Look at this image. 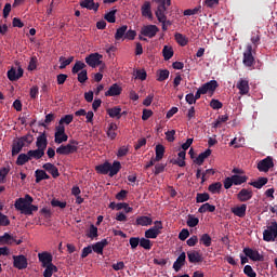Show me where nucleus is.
<instances>
[{"label":"nucleus","mask_w":277,"mask_h":277,"mask_svg":"<svg viewBox=\"0 0 277 277\" xmlns=\"http://www.w3.org/2000/svg\"><path fill=\"white\" fill-rule=\"evenodd\" d=\"M167 166H168L167 163L155 164V171H154L155 175L157 176V175L161 174L162 172H164Z\"/></svg>","instance_id":"obj_56"},{"label":"nucleus","mask_w":277,"mask_h":277,"mask_svg":"<svg viewBox=\"0 0 277 277\" xmlns=\"http://www.w3.org/2000/svg\"><path fill=\"white\" fill-rule=\"evenodd\" d=\"M220 84L217 83V80H210L209 82L203 83L200 89L207 94V92H211V94H213V92H215V90H217V87Z\"/></svg>","instance_id":"obj_17"},{"label":"nucleus","mask_w":277,"mask_h":277,"mask_svg":"<svg viewBox=\"0 0 277 277\" xmlns=\"http://www.w3.org/2000/svg\"><path fill=\"white\" fill-rule=\"evenodd\" d=\"M116 10L109 11L105 14L104 18L107 23H116Z\"/></svg>","instance_id":"obj_52"},{"label":"nucleus","mask_w":277,"mask_h":277,"mask_svg":"<svg viewBox=\"0 0 277 277\" xmlns=\"http://www.w3.org/2000/svg\"><path fill=\"white\" fill-rule=\"evenodd\" d=\"M29 263L27 262V256L21 255H13V267L15 269H27Z\"/></svg>","instance_id":"obj_7"},{"label":"nucleus","mask_w":277,"mask_h":277,"mask_svg":"<svg viewBox=\"0 0 277 277\" xmlns=\"http://www.w3.org/2000/svg\"><path fill=\"white\" fill-rule=\"evenodd\" d=\"M277 237V223L272 222L271 225L263 232L264 241H276Z\"/></svg>","instance_id":"obj_4"},{"label":"nucleus","mask_w":277,"mask_h":277,"mask_svg":"<svg viewBox=\"0 0 277 277\" xmlns=\"http://www.w3.org/2000/svg\"><path fill=\"white\" fill-rule=\"evenodd\" d=\"M157 75V81H166V79L170 77V71L168 69H160L158 70Z\"/></svg>","instance_id":"obj_48"},{"label":"nucleus","mask_w":277,"mask_h":277,"mask_svg":"<svg viewBox=\"0 0 277 277\" xmlns=\"http://www.w3.org/2000/svg\"><path fill=\"white\" fill-rule=\"evenodd\" d=\"M154 224L155 226L145 232L146 239H157V237L161 235V230H163V223H161V221H155Z\"/></svg>","instance_id":"obj_3"},{"label":"nucleus","mask_w":277,"mask_h":277,"mask_svg":"<svg viewBox=\"0 0 277 277\" xmlns=\"http://www.w3.org/2000/svg\"><path fill=\"white\" fill-rule=\"evenodd\" d=\"M212 241H213V239L211 238V236L209 234H203L199 238V243L201 246H205V248H210Z\"/></svg>","instance_id":"obj_36"},{"label":"nucleus","mask_w":277,"mask_h":277,"mask_svg":"<svg viewBox=\"0 0 277 277\" xmlns=\"http://www.w3.org/2000/svg\"><path fill=\"white\" fill-rule=\"evenodd\" d=\"M220 189H222V183L221 182H215L209 185L208 190L211 194H220Z\"/></svg>","instance_id":"obj_44"},{"label":"nucleus","mask_w":277,"mask_h":277,"mask_svg":"<svg viewBox=\"0 0 277 277\" xmlns=\"http://www.w3.org/2000/svg\"><path fill=\"white\" fill-rule=\"evenodd\" d=\"M4 245L6 246H12V243H14V241H16V237L10 235L9 233H4Z\"/></svg>","instance_id":"obj_55"},{"label":"nucleus","mask_w":277,"mask_h":277,"mask_svg":"<svg viewBox=\"0 0 277 277\" xmlns=\"http://www.w3.org/2000/svg\"><path fill=\"white\" fill-rule=\"evenodd\" d=\"M268 182L269 180L267 177H258V180L253 182H249V185H251L252 187H255V189H262L263 187H265V184Z\"/></svg>","instance_id":"obj_27"},{"label":"nucleus","mask_w":277,"mask_h":277,"mask_svg":"<svg viewBox=\"0 0 277 277\" xmlns=\"http://www.w3.org/2000/svg\"><path fill=\"white\" fill-rule=\"evenodd\" d=\"M187 259V255L185 254V252H182L176 261L173 263V269L175 272H181V267H183V265H185V261Z\"/></svg>","instance_id":"obj_23"},{"label":"nucleus","mask_w":277,"mask_h":277,"mask_svg":"<svg viewBox=\"0 0 277 277\" xmlns=\"http://www.w3.org/2000/svg\"><path fill=\"white\" fill-rule=\"evenodd\" d=\"M102 57L103 55L98 53H92L85 57V63L88 64V66H91V68H96V66H101Z\"/></svg>","instance_id":"obj_10"},{"label":"nucleus","mask_w":277,"mask_h":277,"mask_svg":"<svg viewBox=\"0 0 277 277\" xmlns=\"http://www.w3.org/2000/svg\"><path fill=\"white\" fill-rule=\"evenodd\" d=\"M36 146H37V149L42 150V153L47 150V146H49V140L47 138V133L43 132L37 137Z\"/></svg>","instance_id":"obj_13"},{"label":"nucleus","mask_w":277,"mask_h":277,"mask_svg":"<svg viewBox=\"0 0 277 277\" xmlns=\"http://www.w3.org/2000/svg\"><path fill=\"white\" fill-rule=\"evenodd\" d=\"M141 14L145 18H148V21H153V9L150 5V1H145L143 5L141 6Z\"/></svg>","instance_id":"obj_15"},{"label":"nucleus","mask_w":277,"mask_h":277,"mask_svg":"<svg viewBox=\"0 0 277 277\" xmlns=\"http://www.w3.org/2000/svg\"><path fill=\"white\" fill-rule=\"evenodd\" d=\"M158 31L159 27H157V25H146L141 28V36H145L146 38H155Z\"/></svg>","instance_id":"obj_8"},{"label":"nucleus","mask_w":277,"mask_h":277,"mask_svg":"<svg viewBox=\"0 0 277 277\" xmlns=\"http://www.w3.org/2000/svg\"><path fill=\"white\" fill-rule=\"evenodd\" d=\"M236 88L239 90L240 95H235L234 101L236 103H241V96H243V78H240L236 84Z\"/></svg>","instance_id":"obj_34"},{"label":"nucleus","mask_w":277,"mask_h":277,"mask_svg":"<svg viewBox=\"0 0 277 277\" xmlns=\"http://www.w3.org/2000/svg\"><path fill=\"white\" fill-rule=\"evenodd\" d=\"M274 168V158L272 156H267L258 162L259 172H269Z\"/></svg>","instance_id":"obj_5"},{"label":"nucleus","mask_w":277,"mask_h":277,"mask_svg":"<svg viewBox=\"0 0 277 277\" xmlns=\"http://www.w3.org/2000/svg\"><path fill=\"white\" fill-rule=\"evenodd\" d=\"M42 168L45 170V172H49L53 179H57V176H60V170L57 167H55V164L47 162L42 166Z\"/></svg>","instance_id":"obj_19"},{"label":"nucleus","mask_w":277,"mask_h":277,"mask_svg":"<svg viewBox=\"0 0 277 277\" xmlns=\"http://www.w3.org/2000/svg\"><path fill=\"white\" fill-rule=\"evenodd\" d=\"M189 263H202V255L198 251L187 252Z\"/></svg>","instance_id":"obj_25"},{"label":"nucleus","mask_w":277,"mask_h":277,"mask_svg":"<svg viewBox=\"0 0 277 277\" xmlns=\"http://www.w3.org/2000/svg\"><path fill=\"white\" fill-rule=\"evenodd\" d=\"M162 55L166 62H168V60H172V57H174V50L168 45H164L162 49Z\"/></svg>","instance_id":"obj_39"},{"label":"nucleus","mask_w":277,"mask_h":277,"mask_svg":"<svg viewBox=\"0 0 277 277\" xmlns=\"http://www.w3.org/2000/svg\"><path fill=\"white\" fill-rule=\"evenodd\" d=\"M210 107L212 109H222V107H224V104H222V102H220V100H211L210 102Z\"/></svg>","instance_id":"obj_60"},{"label":"nucleus","mask_w":277,"mask_h":277,"mask_svg":"<svg viewBox=\"0 0 277 277\" xmlns=\"http://www.w3.org/2000/svg\"><path fill=\"white\" fill-rule=\"evenodd\" d=\"M156 157L154 158L155 161H161L163 159V155H166V147L161 144L156 145Z\"/></svg>","instance_id":"obj_33"},{"label":"nucleus","mask_w":277,"mask_h":277,"mask_svg":"<svg viewBox=\"0 0 277 277\" xmlns=\"http://www.w3.org/2000/svg\"><path fill=\"white\" fill-rule=\"evenodd\" d=\"M109 246V240L102 239L101 241L95 242L91 248L95 254H103V250Z\"/></svg>","instance_id":"obj_18"},{"label":"nucleus","mask_w":277,"mask_h":277,"mask_svg":"<svg viewBox=\"0 0 277 277\" xmlns=\"http://www.w3.org/2000/svg\"><path fill=\"white\" fill-rule=\"evenodd\" d=\"M58 62L61 63L60 69L64 70V68H66V66H70V64H72V62H75V56H70L68 58L61 56L58 58Z\"/></svg>","instance_id":"obj_35"},{"label":"nucleus","mask_w":277,"mask_h":277,"mask_svg":"<svg viewBox=\"0 0 277 277\" xmlns=\"http://www.w3.org/2000/svg\"><path fill=\"white\" fill-rule=\"evenodd\" d=\"M129 243L131 246L132 250H135L137 246L141 243V238L140 237H131L129 240Z\"/></svg>","instance_id":"obj_58"},{"label":"nucleus","mask_w":277,"mask_h":277,"mask_svg":"<svg viewBox=\"0 0 277 277\" xmlns=\"http://www.w3.org/2000/svg\"><path fill=\"white\" fill-rule=\"evenodd\" d=\"M232 182L234 183V185H242L243 183V176L241 175H233L230 176Z\"/></svg>","instance_id":"obj_64"},{"label":"nucleus","mask_w":277,"mask_h":277,"mask_svg":"<svg viewBox=\"0 0 277 277\" xmlns=\"http://www.w3.org/2000/svg\"><path fill=\"white\" fill-rule=\"evenodd\" d=\"M122 169L120 161H114L113 164L109 162H104L95 167L97 174H109V176H116Z\"/></svg>","instance_id":"obj_1"},{"label":"nucleus","mask_w":277,"mask_h":277,"mask_svg":"<svg viewBox=\"0 0 277 277\" xmlns=\"http://www.w3.org/2000/svg\"><path fill=\"white\" fill-rule=\"evenodd\" d=\"M155 14L159 23H166V14H168V2H162L158 4Z\"/></svg>","instance_id":"obj_6"},{"label":"nucleus","mask_w":277,"mask_h":277,"mask_svg":"<svg viewBox=\"0 0 277 277\" xmlns=\"http://www.w3.org/2000/svg\"><path fill=\"white\" fill-rule=\"evenodd\" d=\"M35 177L36 183H41V181H49V179H51V176L47 174V171L40 169L35 171Z\"/></svg>","instance_id":"obj_28"},{"label":"nucleus","mask_w":277,"mask_h":277,"mask_svg":"<svg viewBox=\"0 0 277 277\" xmlns=\"http://www.w3.org/2000/svg\"><path fill=\"white\" fill-rule=\"evenodd\" d=\"M254 55H256V51L253 49L252 44H248L243 53V65L250 68V70L254 68Z\"/></svg>","instance_id":"obj_2"},{"label":"nucleus","mask_w":277,"mask_h":277,"mask_svg":"<svg viewBox=\"0 0 277 277\" xmlns=\"http://www.w3.org/2000/svg\"><path fill=\"white\" fill-rule=\"evenodd\" d=\"M18 140L22 144H24V146H25V144H27L29 146V144L34 143V134L28 133L24 136L18 137Z\"/></svg>","instance_id":"obj_46"},{"label":"nucleus","mask_w":277,"mask_h":277,"mask_svg":"<svg viewBox=\"0 0 277 277\" xmlns=\"http://www.w3.org/2000/svg\"><path fill=\"white\" fill-rule=\"evenodd\" d=\"M129 29V26L123 25L119 27L115 34V40H126L124 36H127V30Z\"/></svg>","instance_id":"obj_31"},{"label":"nucleus","mask_w":277,"mask_h":277,"mask_svg":"<svg viewBox=\"0 0 277 277\" xmlns=\"http://www.w3.org/2000/svg\"><path fill=\"white\" fill-rule=\"evenodd\" d=\"M66 201H60L57 199H52L51 200V206L52 207H58L60 209H66Z\"/></svg>","instance_id":"obj_63"},{"label":"nucleus","mask_w":277,"mask_h":277,"mask_svg":"<svg viewBox=\"0 0 277 277\" xmlns=\"http://www.w3.org/2000/svg\"><path fill=\"white\" fill-rule=\"evenodd\" d=\"M121 111L122 108L120 106L106 109V114L109 116V118H116V120H120L122 118Z\"/></svg>","instance_id":"obj_21"},{"label":"nucleus","mask_w":277,"mask_h":277,"mask_svg":"<svg viewBox=\"0 0 277 277\" xmlns=\"http://www.w3.org/2000/svg\"><path fill=\"white\" fill-rule=\"evenodd\" d=\"M28 161H30L28 154H19L15 163L16 166H25V163H28Z\"/></svg>","instance_id":"obj_42"},{"label":"nucleus","mask_w":277,"mask_h":277,"mask_svg":"<svg viewBox=\"0 0 277 277\" xmlns=\"http://www.w3.org/2000/svg\"><path fill=\"white\" fill-rule=\"evenodd\" d=\"M80 8H83L85 10H93V12H98V8H101V4L98 2H94V0H81Z\"/></svg>","instance_id":"obj_14"},{"label":"nucleus","mask_w":277,"mask_h":277,"mask_svg":"<svg viewBox=\"0 0 277 277\" xmlns=\"http://www.w3.org/2000/svg\"><path fill=\"white\" fill-rule=\"evenodd\" d=\"M8 174H10V169L9 168H2L0 169V184L5 183V179L8 176Z\"/></svg>","instance_id":"obj_53"},{"label":"nucleus","mask_w":277,"mask_h":277,"mask_svg":"<svg viewBox=\"0 0 277 277\" xmlns=\"http://www.w3.org/2000/svg\"><path fill=\"white\" fill-rule=\"evenodd\" d=\"M141 248H143L144 250H153V241H150L149 238H141V242H140Z\"/></svg>","instance_id":"obj_43"},{"label":"nucleus","mask_w":277,"mask_h":277,"mask_svg":"<svg viewBox=\"0 0 277 277\" xmlns=\"http://www.w3.org/2000/svg\"><path fill=\"white\" fill-rule=\"evenodd\" d=\"M215 211V206L210 205L209 202H206L200 206L198 209V213H213Z\"/></svg>","instance_id":"obj_37"},{"label":"nucleus","mask_w":277,"mask_h":277,"mask_svg":"<svg viewBox=\"0 0 277 277\" xmlns=\"http://www.w3.org/2000/svg\"><path fill=\"white\" fill-rule=\"evenodd\" d=\"M24 74H25V70H23L22 67H18L17 71H16V68L12 67L8 71L6 76L9 81H18V79H21V77H23Z\"/></svg>","instance_id":"obj_12"},{"label":"nucleus","mask_w":277,"mask_h":277,"mask_svg":"<svg viewBox=\"0 0 277 277\" xmlns=\"http://www.w3.org/2000/svg\"><path fill=\"white\" fill-rule=\"evenodd\" d=\"M122 94V87L118 83H114L108 91L105 92V96H120Z\"/></svg>","instance_id":"obj_22"},{"label":"nucleus","mask_w":277,"mask_h":277,"mask_svg":"<svg viewBox=\"0 0 277 277\" xmlns=\"http://www.w3.org/2000/svg\"><path fill=\"white\" fill-rule=\"evenodd\" d=\"M23 148H25V144L22 143L18 138L13 141L12 144V157H16V155H18Z\"/></svg>","instance_id":"obj_24"},{"label":"nucleus","mask_w":277,"mask_h":277,"mask_svg":"<svg viewBox=\"0 0 277 277\" xmlns=\"http://www.w3.org/2000/svg\"><path fill=\"white\" fill-rule=\"evenodd\" d=\"M210 198L211 196L208 193H198L196 197V202H207Z\"/></svg>","instance_id":"obj_50"},{"label":"nucleus","mask_w":277,"mask_h":277,"mask_svg":"<svg viewBox=\"0 0 277 277\" xmlns=\"http://www.w3.org/2000/svg\"><path fill=\"white\" fill-rule=\"evenodd\" d=\"M88 237L90 239H94L96 237H98V227L95 226L94 224H92L89 228V234H88Z\"/></svg>","instance_id":"obj_51"},{"label":"nucleus","mask_w":277,"mask_h":277,"mask_svg":"<svg viewBox=\"0 0 277 277\" xmlns=\"http://www.w3.org/2000/svg\"><path fill=\"white\" fill-rule=\"evenodd\" d=\"M74 118L75 117L72 115H65L64 117L61 118L58 124H70Z\"/></svg>","instance_id":"obj_59"},{"label":"nucleus","mask_w":277,"mask_h":277,"mask_svg":"<svg viewBox=\"0 0 277 277\" xmlns=\"http://www.w3.org/2000/svg\"><path fill=\"white\" fill-rule=\"evenodd\" d=\"M174 39L177 42V44H180V47H187V43L189 42L187 37L181 32H175Z\"/></svg>","instance_id":"obj_32"},{"label":"nucleus","mask_w":277,"mask_h":277,"mask_svg":"<svg viewBox=\"0 0 277 277\" xmlns=\"http://www.w3.org/2000/svg\"><path fill=\"white\" fill-rule=\"evenodd\" d=\"M208 157H211V149H207L206 151L199 154L194 160V163H197V166H202L205 163V159H208Z\"/></svg>","instance_id":"obj_30"},{"label":"nucleus","mask_w":277,"mask_h":277,"mask_svg":"<svg viewBox=\"0 0 277 277\" xmlns=\"http://www.w3.org/2000/svg\"><path fill=\"white\" fill-rule=\"evenodd\" d=\"M55 120V115L53 113H50L45 116L44 122L39 123V127H43L47 129V124H51Z\"/></svg>","instance_id":"obj_49"},{"label":"nucleus","mask_w":277,"mask_h":277,"mask_svg":"<svg viewBox=\"0 0 277 277\" xmlns=\"http://www.w3.org/2000/svg\"><path fill=\"white\" fill-rule=\"evenodd\" d=\"M38 259H39L42 267H47L48 265L53 264V255L49 252L39 253Z\"/></svg>","instance_id":"obj_16"},{"label":"nucleus","mask_w":277,"mask_h":277,"mask_svg":"<svg viewBox=\"0 0 277 277\" xmlns=\"http://www.w3.org/2000/svg\"><path fill=\"white\" fill-rule=\"evenodd\" d=\"M117 130L118 126L116 123H110L107 130V137H109V140H114L115 137H117Z\"/></svg>","instance_id":"obj_41"},{"label":"nucleus","mask_w":277,"mask_h":277,"mask_svg":"<svg viewBox=\"0 0 277 277\" xmlns=\"http://www.w3.org/2000/svg\"><path fill=\"white\" fill-rule=\"evenodd\" d=\"M88 79V70L82 69L79 74H78V81L79 83H85V80Z\"/></svg>","instance_id":"obj_62"},{"label":"nucleus","mask_w":277,"mask_h":277,"mask_svg":"<svg viewBox=\"0 0 277 277\" xmlns=\"http://www.w3.org/2000/svg\"><path fill=\"white\" fill-rule=\"evenodd\" d=\"M186 224L187 226H189V228H196V226L200 224V220L196 217L194 214H189Z\"/></svg>","instance_id":"obj_40"},{"label":"nucleus","mask_w":277,"mask_h":277,"mask_svg":"<svg viewBox=\"0 0 277 277\" xmlns=\"http://www.w3.org/2000/svg\"><path fill=\"white\" fill-rule=\"evenodd\" d=\"M27 155L30 161L31 159H36V161H38V159H42L44 157V151H42V149H30L27 151Z\"/></svg>","instance_id":"obj_26"},{"label":"nucleus","mask_w":277,"mask_h":277,"mask_svg":"<svg viewBox=\"0 0 277 277\" xmlns=\"http://www.w3.org/2000/svg\"><path fill=\"white\" fill-rule=\"evenodd\" d=\"M55 144H64V142H68V134H61L58 136H54Z\"/></svg>","instance_id":"obj_61"},{"label":"nucleus","mask_w":277,"mask_h":277,"mask_svg":"<svg viewBox=\"0 0 277 277\" xmlns=\"http://www.w3.org/2000/svg\"><path fill=\"white\" fill-rule=\"evenodd\" d=\"M228 116L227 115H221L217 117L216 121L214 122L213 128L217 129L222 122H227Z\"/></svg>","instance_id":"obj_57"},{"label":"nucleus","mask_w":277,"mask_h":277,"mask_svg":"<svg viewBox=\"0 0 277 277\" xmlns=\"http://www.w3.org/2000/svg\"><path fill=\"white\" fill-rule=\"evenodd\" d=\"M85 63L77 61L71 69L72 75H77L80 70H84L83 68H85Z\"/></svg>","instance_id":"obj_45"},{"label":"nucleus","mask_w":277,"mask_h":277,"mask_svg":"<svg viewBox=\"0 0 277 277\" xmlns=\"http://www.w3.org/2000/svg\"><path fill=\"white\" fill-rule=\"evenodd\" d=\"M79 150V147L71 146L70 144L67 145H61L56 148L57 155H74V153H77Z\"/></svg>","instance_id":"obj_11"},{"label":"nucleus","mask_w":277,"mask_h":277,"mask_svg":"<svg viewBox=\"0 0 277 277\" xmlns=\"http://www.w3.org/2000/svg\"><path fill=\"white\" fill-rule=\"evenodd\" d=\"M136 226H153V219L150 216H138L136 219Z\"/></svg>","instance_id":"obj_29"},{"label":"nucleus","mask_w":277,"mask_h":277,"mask_svg":"<svg viewBox=\"0 0 277 277\" xmlns=\"http://www.w3.org/2000/svg\"><path fill=\"white\" fill-rule=\"evenodd\" d=\"M14 207L16 209V211H21V213H23L25 215V213L27 212V199L21 197L18 199L15 200Z\"/></svg>","instance_id":"obj_20"},{"label":"nucleus","mask_w":277,"mask_h":277,"mask_svg":"<svg viewBox=\"0 0 277 277\" xmlns=\"http://www.w3.org/2000/svg\"><path fill=\"white\" fill-rule=\"evenodd\" d=\"M243 274H246L248 277H256V272H254V268H252L250 265H246L243 267Z\"/></svg>","instance_id":"obj_54"},{"label":"nucleus","mask_w":277,"mask_h":277,"mask_svg":"<svg viewBox=\"0 0 277 277\" xmlns=\"http://www.w3.org/2000/svg\"><path fill=\"white\" fill-rule=\"evenodd\" d=\"M243 254L245 256H248V259H250L251 261H265V258L261 253H259V251L251 248H245Z\"/></svg>","instance_id":"obj_9"},{"label":"nucleus","mask_w":277,"mask_h":277,"mask_svg":"<svg viewBox=\"0 0 277 277\" xmlns=\"http://www.w3.org/2000/svg\"><path fill=\"white\" fill-rule=\"evenodd\" d=\"M230 211L237 217H243V205L232 207Z\"/></svg>","instance_id":"obj_47"},{"label":"nucleus","mask_w":277,"mask_h":277,"mask_svg":"<svg viewBox=\"0 0 277 277\" xmlns=\"http://www.w3.org/2000/svg\"><path fill=\"white\" fill-rule=\"evenodd\" d=\"M45 269L43 272L44 277H52L53 274H56L57 272V266L54 264H48V266H43Z\"/></svg>","instance_id":"obj_38"}]
</instances>
